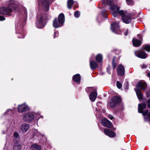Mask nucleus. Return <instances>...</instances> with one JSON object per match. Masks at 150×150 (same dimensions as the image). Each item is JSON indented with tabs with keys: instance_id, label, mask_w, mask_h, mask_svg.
Segmentation results:
<instances>
[{
	"instance_id": "1",
	"label": "nucleus",
	"mask_w": 150,
	"mask_h": 150,
	"mask_svg": "<svg viewBox=\"0 0 150 150\" xmlns=\"http://www.w3.org/2000/svg\"><path fill=\"white\" fill-rule=\"evenodd\" d=\"M102 3L109 6L110 12L114 17H116L118 15H122L124 13L123 10H120L119 7L114 4L113 0H107L106 2L104 0H103Z\"/></svg>"
},
{
	"instance_id": "2",
	"label": "nucleus",
	"mask_w": 150,
	"mask_h": 150,
	"mask_svg": "<svg viewBox=\"0 0 150 150\" xmlns=\"http://www.w3.org/2000/svg\"><path fill=\"white\" fill-rule=\"evenodd\" d=\"M146 106L145 103L139 104L138 105V112L140 113H142L144 116V119L146 121H150V112L148 114V110H145L143 111Z\"/></svg>"
},
{
	"instance_id": "3",
	"label": "nucleus",
	"mask_w": 150,
	"mask_h": 150,
	"mask_svg": "<svg viewBox=\"0 0 150 150\" xmlns=\"http://www.w3.org/2000/svg\"><path fill=\"white\" fill-rule=\"evenodd\" d=\"M15 5L12 1H11L8 7H2L0 8V14L11 16V13L14 8Z\"/></svg>"
},
{
	"instance_id": "4",
	"label": "nucleus",
	"mask_w": 150,
	"mask_h": 150,
	"mask_svg": "<svg viewBox=\"0 0 150 150\" xmlns=\"http://www.w3.org/2000/svg\"><path fill=\"white\" fill-rule=\"evenodd\" d=\"M64 21V15L63 14L61 13L59 16L58 19L56 18L54 21L53 26L55 28L60 27L62 25Z\"/></svg>"
},
{
	"instance_id": "5",
	"label": "nucleus",
	"mask_w": 150,
	"mask_h": 150,
	"mask_svg": "<svg viewBox=\"0 0 150 150\" xmlns=\"http://www.w3.org/2000/svg\"><path fill=\"white\" fill-rule=\"evenodd\" d=\"M137 87L138 89L136 90L135 89V90L138 98L139 100L141 99L142 97V94L139 89L145 90L146 87V84L144 82H140L137 85Z\"/></svg>"
},
{
	"instance_id": "6",
	"label": "nucleus",
	"mask_w": 150,
	"mask_h": 150,
	"mask_svg": "<svg viewBox=\"0 0 150 150\" xmlns=\"http://www.w3.org/2000/svg\"><path fill=\"white\" fill-rule=\"evenodd\" d=\"M122 16V19L123 22L127 24H128L131 21L132 18L130 14L125 11H124V13Z\"/></svg>"
},
{
	"instance_id": "7",
	"label": "nucleus",
	"mask_w": 150,
	"mask_h": 150,
	"mask_svg": "<svg viewBox=\"0 0 150 150\" xmlns=\"http://www.w3.org/2000/svg\"><path fill=\"white\" fill-rule=\"evenodd\" d=\"M38 22L36 23L37 27L39 28H43L45 24L43 22V18L42 15H38L37 16Z\"/></svg>"
},
{
	"instance_id": "8",
	"label": "nucleus",
	"mask_w": 150,
	"mask_h": 150,
	"mask_svg": "<svg viewBox=\"0 0 150 150\" xmlns=\"http://www.w3.org/2000/svg\"><path fill=\"white\" fill-rule=\"evenodd\" d=\"M50 0H38L39 5H41L44 7L45 10L48 11L49 6V2Z\"/></svg>"
},
{
	"instance_id": "9",
	"label": "nucleus",
	"mask_w": 150,
	"mask_h": 150,
	"mask_svg": "<svg viewBox=\"0 0 150 150\" xmlns=\"http://www.w3.org/2000/svg\"><path fill=\"white\" fill-rule=\"evenodd\" d=\"M111 28L113 32L116 34L120 33L121 32L118 23H115L111 24Z\"/></svg>"
},
{
	"instance_id": "10",
	"label": "nucleus",
	"mask_w": 150,
	"mask_h": 150,
	"mask_svg": "<svg viewBox=\"0 0 150 150\" xmlns=\"http://www.w3.org/2000/svg\"><path fill=\"white\" fill-rule=\"evenodd\" d=\"M34 119V116L31 113H28L24 115L23 118V120L27 122L31 121Z\"/></svg>"
},
{
	"instance_id": "11",
	"label": "nucleus",
	"mask_w": 150,
	"mask_h": 150,
	"mask_svg": "<svg viewBox=\"0 0 150 150\" xmlns=\"http://www.w3.org/2000/svg\"><path fill=\"white\" fill-rule=\"evenodd\" d=\"M29 110L28 106L25 104H23L18 106V111L20 112H25Z\"/></svg>"
},
{
	"instance_id": "12",
	"label": "nucleus",
	"mask_w": 150,
	"mask_h": 150,
	"mask_svg": "<svg viewBox=\"0 0 150 150\" xmlns=\"http://www.w3.org/2000/svg\"><path fill=\"white\" fill-rule=\"evenodd\" d=\"M101 123L105 127L110 128L112 126V123L106 118L103 119L101 121Z\"/></svg>"
},
{
	"instance_id": "13",
	"label": "nucleus",
	"mask_w": 150,
	"mask_h": 150,
	"mask_svg": "<svg viewBox=\"0 0 150 150\" xmlns=\"http://www.w3.org/2000/svg\"><path fill=\"white\" fill-rule=\"evenodd\" d=\"M117 72L119 75L122 76L125 73V68L123 65L121 64L119 65L117 69Z\"/></svg>"
},
{
	"instance_id": "14",
	"label": "nucleus",
	"mask_w": 150,
	"mask_h": 150,
	"mask_svg": "<svg viewBox=\"0 0 150 150\" xmlns=\"http://www.w3.org/2000/svg\"><path fill=\"white\" fill-rule=\"evenodd\" d=\"M135 55L139 58L142 59H145L147 56V54L144 52L141 51L139 52H135Z\"/></svg>"
},
{
	"instance_id": "15",
	"label": "nucleus",
	"mask_w": 150,
	"mask_h": 150,
	"mask_svg": "<svg viewBox=\"0 0 150 150\" xmlns=\"http://www.w3.org/2000/svg\"><path fill=\"white\" fill-rule=\"evenodd\" d=\"M104 132L106 135L110 137H113L115 136V133L109 129H104Z\"/></svg>"
},
{
	"instance_id": "16",
	"label": "nucleus",
	"mask_w": 150,
	"mask_h": 150,
	"mask_svg": "<svg viewBox=\"0 0 150 150\" xmlns=\"http://www.w3.org/2000/svg\"><path fill=\"white\" fill-rule=\"evenodd\" d=\"M97 95V93L96 92L93 91L89 95V98L90 100L93 102L94 101Z\"/></svg>"
},
{
	"instance_id": "17",
	"label": "nucleus",
	"mask_w": 150,
	"mask_h": 150,
	"mask_svg": "<svg viewBox=\"0 0 150 150\" xmlns=\"http://www.w3.org/2000/svg\"><path fill=\"white\" fill-rule=\"evenodd\" d=\"M29 128V125L26 123L23 124L21 126V131L23 132H26Z\"/></svg>"
},
{
	"instance_id": "18",
	"label": "nucleus",
	"mask_w": 150,
	"mask_h": 150,
	"mask_svg": "<svg viewBox=\"0 0 150 150\" xmlns=\"http://www.w3.org/2000/svg\"><path fill=\"white\" fill-rule=\"evenodd\" d=\"M90 65L91 69L94 70L96 69L98 67L97 62L94 61H90Z\"/></svg>"
},
{
	"instance_id": "19",
	"label": "nucleus",
	"mask_w": 150,
	"mask_h": 150,
	"mask_svg": "<svg viewBox=\"0 0 150 150\" xmlns=\"http://www.w3.org/2000/svg\"><path fill=\"white\" fill-rule=\"evenodd\" d=\"M73 80L77 83H79L81 80V76L79 74H76L73 76Z\"/></svg>"
},
{
	"instance_id": "20",
	"label": "nucleus",
	"mask_w": 150,
	"mask_h": 150,
	"mask_svg": "<svg viewBox=\"0 0 150 150\" xmlns=\"http://www.w3.org/2000/svg\"><path fill=\"white\" fill-rule=\"evenodd\" d=\"M132 43L134 46L136 47L139 46L141 44L140 41L134 38L132 40Z\"/></svg>"
},
{
	"instance_id": "21",
	"label": "nucleus",
	"mask_w": 150,
	"mask_h": 150,
	"mask_svg": "<svg viewBox=\"0 0 150 150\" xmlns=\"http://www.w3.org/2000/svg\"><path fill=\"white\" fill-rule=\"evenodd\" d=\"M96 60L99 63H100L102 61L103 57L102 55L100 54H98L96 57Z\"/></svg>"
},
{
	"instance_id": "22",
	"label": "nucleus",
	"mask_w": 150,
	"mask_h": 150,
	"mask_svg": "<svg viewBox=\"0 0 150 150\" xmlns=\"http://www.w3.org/2000/svg\"><path fill=\"white\" fill-rule=\"evenodd\" d=\"M113 100L117 104L121 102V98L118 96H114L112 98Z\"/></svg>"
},
{
	"instance_id": "23",
	"label": "nucleus",
	"mask_w": 150,
	"mask_h": 150,
	"mask_svg": "<svg viewBox=\"0 0 150 150\" xmlns=\"http://www.w3.org/2000/svg\"><path fill=\"white\" fill-rule=\"evenodd\" d=\"M74 4L73 0H68L67 2V7L69 9H71Z\"/></svg>"
},
{
	"instance_id": "24",
	"label": "nucleus",
	"mask_w": 150,
	"mask_h": 150,
	"mask_svg": "<svg viewBox=\"0 0 150 150\" xmlns=\"http://www.w3.org/2000/svg\"><path fill=\"white\" fill-rule=\"evenodd\" d=\"M31 148L33 149H36L38 150H40L41 149L40 146L36 144H33L31 146Z\"/></svg>"
},
{
	"instance_id": "25",
	"label": "nucleus",
	"mask_w": 150,
	"mask_h": 150,
	"mask_svg": "<svg viewBox=\"0 0 150 150\" xmlns=\"http://www.w3.org/2000/svg\"><path fill=\"white\" fill-rule=\"evenodd\" d=\"M143 49L148 52H150V45H145L143 47Z\"/></svg>"
},
{
	"instance_id": "26",
	"label": "nucleus",
	"mask_w": 150,
	"mask_h": 150,
	"mask_svg": "<svg viewBox=\"0 0 150 150\" xmlns=\"http://www.w3.org/2000/svg\"><path fill=\"white\" fill-rule=\"evenodd\" d=\"M117 104L116 103H115L114 100H113L112 98L111 101L110 103V106L112 108H113L115 107Z\"/></svg>"
},
{
	"instance_id": "27",
	"label": "nucleus",
	"mask_w": 150,
	"mask_h": 150,
	"mask_svg": "<svg viewBox=\"0 0 150 150\" xmlns=\"http://www.w3.org/2000/svg\"><path fill=\"white\" fill-rule=\"evenodd\" d=\"M21 146L19 145H15L13 147V150H21Z\"/></svg>"
},
{
	"instance_id": "28",
	"label": "nucleus",
	"mask_w": 150,
	"mask_h": 150,
	"mask_svg": "<svg viewBox=\"0 0 150 150\" xmlns=\"http://www.w3.org/2000/svg\"><path fill=\"white\" fill-rule=\"evenodd\" d=\"M127 4L128 5L132 6L133 4V0H126Z\"/></svg>"
},
{
	"instance_id": "29",
	"label": "nucleus",
	"mask_w": 150,
	"mask_h": 150,
	"mask_svg": "<svg viewBox=\"0 0 150 150\" xmlns=\"http://www.w3.org/2000/svg\"><path fill=\"white\" fill-rule=\"evenodd\" d=\"M116 85L117 87L118 88L120 89L122 87V84L119 81H117L116 82Z\"/></svg>"
},
{
	"instance_id": "30",
	"label": "nucleus",
	"mask_w": 150,
	"mask_h": 150,
	"mask_svg": "<svg viewBox=\"0 0 150 150\" xmlns=\"http://www.w3.org/2000/svg\"><path fill=\"white\" fill-rule=\"evenodd\" d=\"M115 58V57H114L112 62V66L113 68H115L117 64V63H115L114 61V60Z\"/></svg>"
},
{
	"instance_id": "31",
	"label": "nucleus",
	"mask_w": 150,
	"mask_h": 150,
	"mask_svg": "<svg viewBox=\"0 0 150 150\" xmlns=\"http://www.w3.org/2000/svg\"><path fill=\"white\" fill-rule=\"evenodd\" d=\"M74 16L76 18H78L80 15V13L78 11H76L74 13Z\"/></svg>"
},
{
	"instance_id": "32",
	"label": "nucleus",
	"mask_w": 150,
	"mask_h": 150,
	"mask_svg": "<svg viewBox=\"0 0 150 150\" xmlns=\"http://www.w3.org/2000/svg\"><path fill=\"white\" fill-rule=\"evenodd\" d=\"M148 107L150 108V98L146 102Z\"/></svg>"
},
{
	"instance_id": "33",
	"label": "nucleus",
	"mask_w": 150,
	"mask_h": 150,
	"mask_svg": "<svg viewBox=\"0 0 150 150\" xmlns=\"http://www.w3.org/2000/svg\"><path fill=\"white\" fill-rule=\"evenodd\" d=\"M58 35V33L57 31L54 32V38H55L56 37H57Z\"/></svg>"
},
{
	"instance_id": "34",
	"label": "nucleus",
	"mask_w": 150,
	"mask_h": 150,
	"mask_svg": "<svg viewBox=\"0 0 150 150\" xmlns=\"http://www.w3.org/2000/svg\"><path fill=\"white\" fill-rule=\"evenodd\" d=\"M5 19V18L4 16H0V21H3Z\"/></svg>"
},
{
	"instance_id": "35",
	"label": "nucleus",
	"mask_w": 150,
	"mask_h": 150,
	"mask_svg": "<svg viewBox=\"0 0 150 150\" xmlns=\"http://www.w3.org/2000/svg\"><path fill=\"white\" fill-rule=\"evenodd\" d=\"M13 135L14 137L17 138L18 137V134L17 132H15L14 133Z\"/></svg>"
},
{
	"instance_id": "36",
	"label": "nucleus",
	"mask_w": 150,
	"mask_h": 150,
	"mask_svg": "<svg viewBox=\"0 0 150 150\" xmlns=\"http://www.w3.org/2000/svg\"><path fill=\"white\" fill-rule=\"evenodd\" d=\"M35 133H36V134H36L38 136L40 135L41 134L40 132H38L37 130H35Z\"/></svg>"
},
{
	"instance_id": "37",
	"label": "nucleus",
	"mask_w": 150,
	"mask_h": 150,
	"mask_svg": "<svg viewBox=\"0 0 150 150\" xmlns=\"http://www.w3.org/2000/svg\"><path fill=\"white\" fill-rule=\"evenodd\" d=\"M108 117L111 120H112L113 118V117L111 115H108Z\"/></svg>"
},
{
	"instance_id": "38",
	"label": "nucleus",
	"mask_w": 150,
	"mask_h": 150,
	"mask_svg": "<svg viewBox=\"0 0 150 150\" xmlns=\"http://www.w3.org/2000/svg\"><path fill=\"white\" fill-rule=\"evenodd\" d=\"M128 29L126 30L124 32V34L125 35H128Z\"/></svg>"
},
{
	"instance_id": "39",
	"label": "nucleus",
	"mask_w": 150,
	"mask_h": 150,
	"mask_svg": "<svg viewBox=\"0 0 150 150\" xmlns=\"http://www.w3.org/2000/svg\"><path fill=\"white\" fill-rule=\"evenodd\" d=\"M102 13V15L104 16V17H105L106 16V14L104 12V11H103Z\"/></svg>"
},
{
	"instance_id": "40",
	"label": "nucleus",
	"mask_w": 150,
	"mask_h": 150,
	"mask_svg": "<svg viewBox=\"0 0 150 150\" xmlns=\"http://www.w3.org/2000/svg\"><path fill=\"white\" fill-rule=\"evenodd\" d=\"M147 75H148V76L149 77V78L150 79V73H148Z\"/></svg>"
},
{
	"instance_id": "41",
	"label": "nucleus",
	"mask_w": 150,
	"mask_h": 150,
	"mask_svg": "<svg viewBox=\"0 0 150 150\" xmlns=\"http://www.w3.org/2000/svg\"><path fill=\"white\" fill-rule=\"evenodd\" d=\"M25 37V36H24V35L23 36H22V37H21V36H20L19 37H18L19 38H23L24 37Z\"/></svg>"
},
{
	"instance_id": "42",
	"label": "nucleus",
	"mask_w": 150,
	"mask_h": 150,
	"mask_svg": "<svg viewBox=\"0 0 150 150\" xmlns=\"http://www.w3.org/2000/svg\"><path fill=\"white\" fill-rule=\"evenodd\" d=\"M91 88H87L86 89V91H87V92H88V91H87V90L88 89H89V90H90L91 89Z\"/></svg>"
},
{
	"instance_id": "43",
	"label": "nucleus",
	"mask_w": 150,
	"mask_h": 150,
	"mask_svg": "<svg viewBox=\"0 0 150 150\" xmlns=\"http://www.w3.org/2000/svg\"><path fill=\"white\" fill-rule=\"evenodd\" d=\"M11 110L10 109H9V110H7L6 112V113H7V112H8V111H11Z\"/></svg>"
},
{
	"instance_id": "44",
	"label": "nucleus",
	"mask_w": 150,
	"mask_h": 150,
	"mask_svg": "<svg viewBox=\"0 0 150 150\" xmlns=\"http://www.w3.org/2000/svg\"><path fill=\"white\" fill-rule=\"evenodd\" d=\"M142 68H145V66L144 65V66H142Z\"/></svg>"
},
{
	"instance_id": "45",
	"label": "nucleus",
	"mask_w": 150,
	"mask_h": 150,
	"mask_svg": "<svg viewBox=\"0 0 150 150\" xmlns=\"http://www.w3.org/2000/svg\"><path fill=\"white\" fill-rule=\"evenodd\" d=\"M137 36H138V37H139V36H140V35H137Z\"/></svg>"
},
{
	"instance_id": "46",
	"label": "nucleus",
	"mask_w": 150,
	"mask_h": 150,
	"mask_svg": "<svg viewBox=\"0 0 150 150\" xmlns=\"http://www.w3.org/2000/svg\"><path fill=\"white\" fill-rule=\"evenodd\" d=\"M100 103V102H98V103H97V104H98V103Z\"/></svg>"
}]
</instances>
